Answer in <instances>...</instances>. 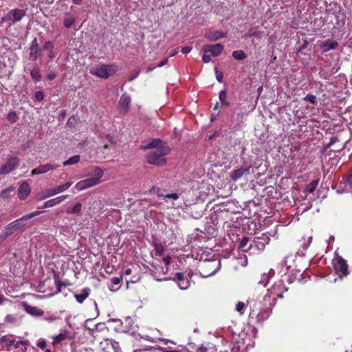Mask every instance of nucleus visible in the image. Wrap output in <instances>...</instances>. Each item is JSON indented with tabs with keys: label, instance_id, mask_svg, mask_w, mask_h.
<instances>
[{
	"label": "nucleus",
	"instance_id": "nucleus-24",
	"mask_svg": "<svg viewBox=\"0 0 352 352\" xmlns=\"http://www.w3.org/2000/svg\"><path fill=\"white\" fill-rule=\"evenodd\" d=\"M249 174V168H241L237 170H234L230 177L232 180L236 181L239 179L241 178L243 175Z\"/></svg>",
	"mask_w": 352,
	"mask_h": 352
},
{
	"label": "nucleus",
	"instance_id": "nucleus-49",
	"mask_svg": "<svg viewBox=\"0 0 352 352\" xmlns=\"http://www.w3.org/2000/svg\"><path fill=\"white\" fill-rule=\"evenodd\" d=\"M28 344V340H19V341H17L16 342H14V344L13 345H14L15 349H18V348H19V346L21 345L26 346Z\"/></svg>",
	"mask_w": 352,
	"mask_h": 352
},
{
	"label": "nucleus",
	"instance_id": "nucleus-20",
	"mask_svg": "<svg viewBox=\"0 0 352 352\" xmlns=\"http://www.w3.org/2000/svg\"><path fill=\"white\" fill-rule=\"evenodd\" d=\"M105 344L106 349L109 350L111 349L114 352H120V346L118 342L112 339H106L104 342H101V345Z\"/></svg>",
	"mask_w": 352,
	"mask_h": 352
},
{
	"label": "nucleus",
	"instance_id": "nucleus-2",
	"mask_svg": "<svg viewBox=\"0 0 352 352\" xmlns=\"http://www.w3.org/2000/svg\"><path fill=\"white\" fill-rule=\"evenodd\" d=\"M170 151V149L167 145H163L159 149L150 152L147 155V162L150 164L163 166L166 163L164 156L168 155Z\"/></svg>",
	"mask_w": 352,
	"mask_h": 352
},
{
	"label": "nucleus",
	"instance_id": "nucleus-21",
	"mask_svg": "<svg viewBox=\"0 0 352 352\" xmlns=\"http://www.w3.org/2000/svg\"><path fill=\"white\" fill-rule=\"evenodd\" d=\"M252 248L250 243V239L248 236H243L239 242V250L243 252H248Z\"/></svg>",
	"mask_w": 352,
	"mask_h": 352
},
{
	"label": "nucleus",
	"instance_id": "nucleus-39",
	"mask_svg": "<svg viewBox=\"0 0 352 352\" xmlns=\"http://www.w3.org/2000/svg\"><path fill=\"white\" fill-rule=\"evenodd\" d=\"M75 21V19L74 17H67L64 19L63 25L65 28H69L72 26Z\"/></svg>",
	"mask_w": 352,
	"mask_h": 352
},
{
	"label": "nucleus",
	"instance_id": "nucleus-3",
	"mask_svg": "<svg viewBox=\"0 0 352 352\" xmlns=\"http://www.w3.org/2000/svg\"><path fill=\"white\" fill-rule=\"evenodd\" d=\"M41 213L42 211H34L12 221L6 226L4 230L6 234L8 236L12 235L14 232L20 230L21 228L25 226L24 221L29 220L37 215H39Z\"/></svg>",
	"mask_w": 352,
	"mask_h": 352
},
{
	"label": "nucleus",
	"instance_id": "nucleus-13",
	"mask_svg": "<svg viewBox=\"0 0 352 352\" xmlns=\"http://www.w3.org/2000/svg\"><path fill=\"white\" fill-rule=\"evenodd\" d=\"M59 165L46 164L40 165L38 168L33 169L31 172L32 175H41L47 173L50 170H55Z\"/></svg>",
	"mask_w": 352,
	"mask_h": 352
},
{
	"label": "nucleus",
	"instance_id": "nucleus-33",
	"mask_svg": "<svg viewBox=\"0 0 352 352\" xmlns=\"http://www.w3.org/2000/svg\"><path fill=\"white\" fill-rule=\"evenodd\" d=\"M232 56L234 59L238 60H244L247 56L243 50H236L232 52Z\"/></svg>",
	"mask_w": 352,
	"mask_h": 352
},
{
	"label": "nucleus",
	"instance_id": "nucleus-43",
	"mask_svg": "<svg viewBox=\"0 0 352 352\" xmlns=\"http://www.w3.org/2000/svg\"><path fill=\"white\" fill-rule=\"evenodd\" d=\"M155 250L157 255L162 256L164 254V248L162 245L156 244L155 246Z\"/></svg>",
	"mask_w": 352,
	"mask_h": 352
},
{
	"label": "nucleus",
	"instance_id": "nucleus-12",
	"mask_svg": "<svg viewBox=\"0 0 352 352\" xmlns=\"http://www.w3.org/2000/svg\"><path fill=\"white\" fill-rule=\"evenodd\" d=\"M113 321L118 322L123 326L122 331L124 332H132L135 331V326L134 325L133 320L131 317H126L124 321L120 319H113Z\"/></svg>",
	"mask_w": 352,
	"mask_h": 352
},
{
	"label": "nucleus",
	"instance_id": "nucleus-64",
	"mask_svg": "<svg viewBox=\"0 0 352 352\" xmlns=\"http://www.w3.org/2000/svg\"><path fill=\"white\" fill-rule=\"evenodd\" d=\"M48 57L50 58H53L55 57L56 54L54 52L53 50L52 51H49V53H48Z\"/></svg>",
	"mask_w": 352,
	"mask_h": 352
},
{
	"label": "nucleus",
	"instance_id": "nucleus-27",
	"mask_svg": "<svg viewBox=\"0 0 352 352\" xmlns=\"http://www.w3.org/2000/svg\"><path fill=\"white\" fill-rule=\"evenodd\" d=\"M30 76L35 82H38L41 80V76L40 69L37 65L33 67L30 71Z\"/></svg>",
	"mask_w": 352,
	"mask_h": 352
},
{
	"label": "nucleus",
	"instance_id": "nucleus-5",
	"mask_svg": "<svg viewBox=\"0 0 352 352\" xmlns=\"http://www.w3.org/2000/svg\"><path fill=\"white\" fill-rule=\"evenodd\" d=\"M25 15L26 11L25 10L18 8L12 9L1 18V22L8 23L10 25H14L21 21Z\"/></svg>",
	"mask_w": 352,
	"mask_h": 352
},
{
	"label": "nucleus",
	"instance_id": "nucleus-45",
	"mask_svg": "<svg viewBox=\"0 0 352 352\" xmlns=\"http://www.w3.org/2000/svg\"><path fill=\"white\" fill-rule=\"evenodd\" d=\"M54 46L53 43L48 41L45 42L42 49L45 50L52 51L54 49Z\"/></svg>",
	"mask_w": 352,
	"mask_h": 352
},
{
	"label": "nucleus",
	"instance_id": "nucleus-35",
	"mask_svg": "<svg viewBox=\"0 0 352 352\" xmlns=\"http://www.w3.org/2000/svg\"><path fill=\"white\" fill-rule=\"evenodd\" d=\"M72 184H73L72 182H68L64 184L59 185L58 186H57L55 188L56 189L58 192L60 193V192H64L66 190H67L72 185Z\"/></svg>",
	"mask_w": 352,
	"mask_h": 352
},
{
	"label": "nucleus",
	"instance_id": "nucleus-56",
	"mask_svg": "<svg viewBox=\"0 0 352 352\" xmlns=\"http://www.w3.org/2000/svg\"><path fill=\"white\" fill-rule=\"evenodd\" d=\"M165 197L168 198V199H173L174 200H176L178 199L179 196L176 193H170V194L166 195Z\"/></svg>",
	"mask_w": 352,
	"mask_h": 352
},
{
	"label": "nucleus",
	"instance_id": "nucleus-4",
	"mask_svg": "<svg viewBox=\"0 0 352 352\" xmlns=\"http://www.w3.org/2000/svg\"><path fill=\"white\" fill-rule=\"evenodd\" d=\"M118 69L116 64L98 65L90 70V74L99 78L107 79L109 76L114 75Z\"/></svg>",
	"mask_w": 352,
	"mask_h": 352
},
{
	"label": "nucleus",
	"instance_id": "nucleus-63",
	"mask_svg": "<svg viewBox=\"0 0 352 352\" xmlns=\"http://www.w3.org/2000/svg\"><path fill=\"white\" fill-rule=\"evenodd\" d=\"M56 74L52 73V74H49L47 76V79L49 80H54L55 78H56Z\"/></svg>",
	"mask_w": 352,
	"mask_h": 352
},
{
	"label": "nucleus",
	"instance_id": "nucleus-40",
	"mask_svg": "<svg viewBox=\"0 0 352 352\" xmlns=\"http://www.w3.org/2000/svg\"><path fill=\"white\" fill-rule=\"evenodd\" d=\"M303 100L309 101L313 104H317L316 96L313 94H307L305 97H304Z\"/></svg>",
	"mask_w": 352,
	"mask_h": 352
},
{
	"label": "nucleus",
	"instance_id": "nucleus-55",
	"mask_svg": "<svg viewBox=\"0 0 352 352\" xmlns=\"http://www.w3.org/2000/svg\"><path fill=\"white\" fill-rule=\"evenodd\" d=\"M47 193V195L50 197H52V196H54L56 194H58V191L56 190V188H53V189H50V190H46Z\"/></svg>",
	"mask_w": 352,
	"mask_h": 352
},
{
	"label": "nucleus",
	"instance_id": "nucleus-8",
	"mask_svg": "<svg viewBox=\"0 0 352 352\" xmlns=\"http://www.w3.org/2000/svg\"><path fill=\"white\" fill-rule=\"evenodd\" d=\"M333 267L336 273L338 274L340 277L346 276L349 274L348 264L346 261L342 256H338L333 265Z\"/></svg>",
	"mask_w": 352,
	"mask_h": 352
},
{
	"label": "nucleus",
	"instance_id": "nucleus-25",
	"mask_svg": "<svg viewBox=\"0 0 352 352\" xmlns=\"http://www.w3.org/2000/svg\"><path fill=\"white\" fill-rule=\"evenodd\" d=\"M24 308L28 313L34 316H42L43 314V310L37 308L36 307L28 305L26 303H24Z\"/></svg>",
	"mask_w": 352,
	"mask_h": 352
},
{
	"label": "nucleus",
	"instance_id": "nucleus-41",
	"mask_svg": "<svg viewBox=\"0 0 352 352\" xmlns=\"http://www.w3.org/2000/svg\"><path fill=\"white\" fill-rule=\"evenodd\" d=\"M94 173L95 175V177H94V178H98V180H101V178L103 176L104 172L100 168L96 167L94 170Z\"/></svg>",
	"mask_w": 352,
	"mask_h": 352
},
{
	"label": "nucleus",
	"instance_id": "nucleus-47",
	"mask_svg": "<svg viewBox=\"0 0 352 352\" xmlns=\"http://www.w3.org/2000/svg\"><path fill=\"white\" fill-rule=\"evenodd\" d=\"M36 345L38 348H40L41 349H45V347L47 346V342H46L45 340H44L43 338H40L39 340H38V341L36 342Z\"/></svg>",
	"mask_w": 352,
	"mask_h": 352
},
{
	"label": "nucleus",
	"instance_id": "nucleus-60",
	"mask_svg": "<svg viewBox=\"0 0 352 352\" xmlns=\"http://www.w3.org/2000/svg\"><path fill=\"white\" fill-rule=\"evenodd\" d=\"M167 63H168V58H164V59L160 62V63H159V64L157 65V67H162V66L165 65Z\"/></svg>",
	"mask_w": 352,
	"mask_h": 352
},
{
	"label": "nucleus",
	"instance_id": "nucleus-26",
	"mask_svg": "<svg viewBox=\"0 0 352 352\" xmlns=\"http://www.w3.org/2000/svg\"><path fill=\"white\" fill-rule=\"evenodd\" d=\"M166 145L162 142L160 139H153L151 141V142L144 147V149L148 148H157L159 149L160 146Z\"/></svg>",
	"mask_w": 352,
	"mask_h": 352
},
{
	"label": "nucleus",
	"instance_id": "nucleus-6",
	"mask_svg": "<svg viewBox=\"0 0 352 352\" xmlns=\"http://www.w3.org/2000/svg\"><path fill=\"white\" fill-rule=\"evenodd\" d=\"M267 291L273 300H277L278 298L283 297V294L287 291V288L283 280H278Z\"/></svg>",
	"mask_w": 352,
	"mask_h": 352
},
{
	"label": "nucleus",
	"instance_id": "nucleus-10",
	"mask_svg": "<svg viewBox=\"0 0 352 352\" xmlns=\"http://www.w3.org/2000/svg\"><path fill=\"white\" fill-rule=\"evenodd\" d=\"M101 182L98 178L91 177L78 182L76 184V188L78 190H82L84 189L94 186Z\"/></svg>",
	"mask_w": 352,
	"mask_h": 352
},
{
	"label": "nucleus",
	"instance_id": "nucleus-53",
	"mask_svg": "<svg viewBox=\"0 0 352 352\" xmlns=\"http://www.w3.org/2000/svg\"><path fill=\"white\" fill-rule=\"evenodd\" d=\"M210 217L214 224L217 226L218 223V214H217V211H214L213 213L211 214Z\"/></svg>",
	"mask_w": 352,
	"mask_h": 352
},
{
	"label": "nucleus",
	"instance_id": "nucleus-29",
	"mask_svg": "<svg viewBox=\"0 0 352 352\" xmlns=\"http://www.w3.org/2000/svg\"><path fill=\"white\" fill-rule=\"evenodd\" d=\"M263 301L265 302L264 307H273L276 300H273L272 297L267 290V294L263 296Z\"/></svg>",
	"mask_w": 352,
	"mask_h": 352
},
{
	"label": "nucleus",
	"instance_id": "nucleus-46",
	"mask_svg": "<svg viewBox=\"0 0 352 352\" xmlns=\"http://www.w3.org/2000/svg\"><path fill=\"white\" fill-rule=\"evenodd\" d=\"M245 308V303L243 302H238L236 305V310L240 313L241 315L243 314V309Z\"/></svg>",
	"mask_w": 352,
	"mask_h": 352
},
{
	"label": "nucleus",
	"instance_id": "nucleus-7",
	"mask_svg": "<svg viewBox=\"0 0 352 352\" xmlns=\"http://www.w3.org/2000/svg\"><path fill=\"white\" fill-rule=\"evenodd\" d=\"M220 269V261L217 263L211 261L204 262L201 266V275L204 277L210 276L215 274Z\"/></svg>",
	"mask_w": 352,
	"mask_h": 352
},
{
	"label": "nucleus",
	"instance_id": "nucleus-31",
	"mask_svg": "<svg viewBox=\"0 0 352 352\" xmlns=\"http://www.w3.org/2000/svg\"><path fill=\"white\" fill-rule=\"evenodd\" d=\"M318 185V180H313L306 186L305 191L309 193H313Z\"/></svg>",
	"mask_w": 352,
	"mask_h": 352
},
{
	"label": "nucleus",
	"instance_id": "nucleus-19",
	"mask_svg": "<svg viewBox=\"0 0 352 352\" xmlns=\"http://www.w3.org/2000/svg\"><path fill=\"white\" fill-rule=\"evenodd\" d=\"M203 52L209 53L212 56H218L220 54V44L204 45Z\"/></svg>",
	"mask_w": 352,
	"mask_h": 352
},
{
	"label": "nucleus",
	"instance_id": "nucleus-58",
	"mask_svg": "<svg viewBox=\"0 0 352 352\" xmlns=\"http://www.w3.org/2000/svg\"><path fill=\"white\" fill-rule=\"evenodd\" d=\"M175 278L176 280L179 282H180L181 280H182V279H184V276L182 273L181 272H177L176 274H175Z\"/></svg>",
	"mask_w": 352,
	"mask_h": 352
},
{
	"label": "nucleus",
	"instance_id": "nucleus-61",
	"mask_svg": "<svg viewBox=\"0 0 352 352\" xmlns=\"http://www.w3.org/2000/svg\"><path fill=\"white\" fill-rule=\"evenodd\" d=\"M216 78L220 82V73L218 71V67H215Z\"/></svg>",
	"mask_w": 352,
	"mask_h": 352
},
{
	"label": "nucleus",
	"instance_id": "nucleus-18",
	"mask_svg": "<svg viewBox=\"0 0 352 352\" xmlns=\"http://www.w3.org/2000/svg\"><path fill=\"white\" fill-rule=\"evenodd\" d=\"M339 45V43L333 39H328L327 41H323L320 45V48L322 49V52H327L329 50L336 49Z\"/></svg>",
	"mask_w": 352,
	"mask_h": 352
},
{
	"label": "nucleus",
	"instance_id": "nucleus-14",
	"mask_svg": "<svg viewBox=\"0 0 352 352\" xmlns=\"http://www.w3.org/2000/svg\"><path fill=\"white\" fill-rule=\"evenodd\" d=\"M270 241V236L265 234H262L261 236L255 237L254 240V245L258 250H263Z\"/></svg>",
	"mask_w": 352,
	"mask_h": 352
},
{
	"label": "nucleus",
	"instance_id": "nucleus-44",
	"mask_svg": "<svg viewBox=\"0 0 352 352\" xmlns=\"http://www.w3.org/2000/svg\"><path fill=\"white\" fill-rule=\"evenodd\" d=\"M179 287L182 289H186L189 287L190 283L187 279H182L180 282L178 283Z\"/></svg>",
	"mask_w": 352,
	"mask_h": 352
},
{
	"label": "nucleus",
	"instance_id": "nucleus-11",
	"mask_svg": "<svg viewBox=\"0 0 352 352\" xmlns=\"http://www.w3.org/2000/svg\"><path fill=\"white\" fill-rule=\"evenodd\" d=\"M131 102V97L126 94V93H124L118 102V108L120 111L122 113H126L129 111V106Z\"/></svg>",
	"mask_w": 352,
	"mask_h": 352
},
{
	"label": "nucleus",
	"instance_id": "nucleus-54",
	"mask_svg": "<svg viewBox=\"0 0 352 352\" xmlns=\"http://www.w3.org/2000/svg\"><path fill=\"white\" fill-rule=\"evenodd\" d=\"M202 60L206 63H209L211 60V55L207 54V53H204L202 56Z\"/></svg>",
	"mask_w": 352,
	"mask_h": 352
},
{
	"label": "nucleus",
	"instance_id": "nucleus-37",
	"mask_svg": "<svg viewBox=\"0 0 352 352\" xmlns=\"http://www.w3.org/2000/svg\"><path fill=\"white\" fill-rule=\"evenodd\" d=\"M206 36L210 41H216L220 38V32L218 31L209 32Z\"/></svg>",
	"mask_w": 352,
	"mask_h": 352
},
{
	"label": "nucleus",
	"instance_id": "nucleus-48",
	"mask_svg": "<svg viewBox=\"0 0 352 352\" xmlns=\"http://www.w3.org/2000/svg\"><path fill=\"white\" fill-rule=\"evenodd\" d=\"M49 197V196L47 195V193L46 191L45 192H41V193H38L36 195V199L37 200H43V199H45L46 198Z\"/></svg>",
	"mask_w": 352,
	"mask_h": 352
},
{
	"label": "nucleus",
	"instance_id": "nucleus-1",
	"mask_svg": "<svg viewBox=\"0 0 352 352\" xmlns=\"http://www.w3.org/2000/svg\"><path fill=\"white\" fill-rule=\"evenodd\" d=\"M248 305L250 306L249 320H256L257 323H262L269 318L272 314V307H262L258 313L255 311V307L257 305V302L254 300L248 301Z\"/></svg>",
	"mask_w": 352,
	"mask_h": 352
},
{
	"label": "nucleus",
	"instance_id": "nucleus-50",
	"mask_svg": "<svg viewBox=\"0 0 352 352\" xmlns=\"http://www.w3.org/2000/svg\"><path fill=\"white\" fill-rule=\"evenodd\" d=\"M35 98L38 101H41L43 100L44 94L42 91H37L35 93Z\"/></svg>",
	"mask_w": 352,
	"mask_h": 352
},
{
	"label": "nucleus",
	"instance_id": "nucleus-17",
	"mask_svg": "<svg viewBox=\"0 0 352 352\" xmlns=\"http://www.w3.org/2000/svg\"><path fill=\"white\" fill-rule=\"evenodd\" d=\"M30 190V185L26 182H23L18 190L19 198L21 200H25L28 197Z\"/></svg>",
	"mask_w": 352,
	"mask_h": 352
},
{
	"label": "nucleus",
	"instance_id": "nucleus-42",
	"mask_svg": "<svg viewBox=\"0 0 352 352\" xmlns=\"http://www.w3.org/2000/svg\"><path fill=\"white\" fill-rule=\"evenodd\" d=\"M7 118L10 122L14 123L16 122L18 118L16 113L12 111L8 114Z\"/></svg>",
	"mask_w": 352,
	"mask_h": 352
},
{
	"label": "nucleus",
	"instance_id": "nucleus-30",
	"mask_svg": "<svg viewBox=\"0 0 352 352\" xmlns=\"http://www.w3.org/2000/svg\"><path fill=\"white\" fill-rule=\"evenodd\" d=\"M122 280V277H113L111 279V284L109 286V289L111 291H116L118 289L116 287L120 283V282Z\"/></svg>",
	"mask_w": 352,
	"mask_h": 352
},
{
	"label": "nucleus",
	"instance_id": "nucleus-9",
	"mask_svg": "<svg viewBox=\"0 0 352 352\" xmlns=\"http://www.w3.org/2000/svg\"><path fill=\"white\" fill-rule=\"evenodd\" d=\"M19 160L16 157H10L6 164L1 166L0 168V174L1 175H6L10 173L12 170H14L17 165L19 164Z\"/></svg>",
	"mask_w": 352,
	"mask_h": 352
},
{
	"label": "nucleus",
	"instance_id": "nucleus-62",
	"mask_svg": "<svg viewBox=\"0 0 352 352\" xmlns=\"http://www.w3.org/2000/svg\"><path fill=\"white\" fill-rule=\"evenodd\" d=\"M6 300H7V298H5L4 295L0 294V305H2Z\"/></svg>",
	"mask_w": 352,
	"mask_h": 352
},
{
	"label": "nucleus",
	"instance_id": "nucleus-22",
	"mask_svg": "<svg viewBox=\"0 0 352 352\" xmlns=\"http://www.w3.org/2000/svg\"><path fill=\"white\" fill-rule=\"evenodd\" d=\"M68 195H61L56 198L50 199L44 203L43 208H51L60 204Z\"/></svg>",
	"mask_w": 352,
	"mask_h": 352
},
{
	"label": "nucleus",
	"instance_id": "nucleus-59",
	"mask_svg": "<svg viewBox=\"0 0 352 352\" xmlns=\"http://www.w3.org/2000/svg\"><path fill=\"white\" fill-rule=\"evenodd\" d=\"M8 236V235L6 234V232L3 231V232L0 234V244H1Z\"/></svg>",
	"mask_w": 352,
	"mask_h": 352
},
{
	"label": "nucleus",
	"instance_id": "nucleus-15",
	"mask_svg": "<svg viewBox=\"0 0 352 352\" xmlns=\"http://www.w3.org/2000/svg\"><path fill=\"white\" fill-rule=\"evenodd\" d=\"M40 49L38 48V43L37 39L35 38L31 43L30 47V58L33 60H37L41 54H39Z\"/></svg>",
	"mask_w": 352,
	"mask_h": 352
},
{
	"label": "nucleus",
	"instance_id": "nucleus-38",
	"mask_svg": "<svg viewBox=\"0 0 352 352\" xmlns=\"http://www.w3.org/2000/svg\"><path fill=\"white\" fill-rule=\"evenodd\" d=\"M344 179L346 180V185H348L350 188H352V170H349L347 172Z\"/></svg>",
	"mask_w": 352,
	"mask_h": 352
},
{
	"label": "nucleus",
	"instance_id": "nucleus-34",
	"mask_svg": "<svg viewBox=\"0 0 352 352\" xmlns=\"http://www.w3.org/2000/svg\"><path fill=\"white\" fill-rule=\"evenodd\" d=\"M82 204L80 203L76 204L73 208L67 210L68 214H76L81 211Z\"/></svg>",
	"mask_w": 352,
	"mask_h": 352
},
{
	"label": "nucleus",
	"instance_id": "nucleus-51",
	"mask_svg": "<svg viewBox=\"0 0 352 352\" xmlns=\"http://www.w3.org/2000/svg\"><path fill=\"white\" fill-rule=\"evenodd\" d=\"M221 106H223V105L229 106L230 103H228L226 101V91H221Z\"/></svg>",
	"mask_w": 352,
	"mask_h": 352
},
{
	"label": "nucleus",
	"instance_id": "nucleus-52",
	"mask_svg": "<svg viewBox=\"0 0 352 352\" xmlns=\"http://www.w3.org/2000/svg\"><path fill=\"white\" fill-rule=\"evenodd\" d=\"M339 139L336 136L331 137L330 139L329 143L327 145V148H330L331 146H333L336 142H338Z\"/></svg>",
	"mask_w": 352,
	"mask_h": 352
},
{
	"label": "nucleus",
	"instance_id": "nucleus-57",
	"mask_svg": "<svg viewBox=\"0 0 352 352\" xmlns=\"http://www.w3.org/2000/svg\"><path fill=\"white\" fill-rule=\"evenodd\" d=\"M192 50V47H189V46H185V47H183L182 49V52L184 54H187L188 53H190Z\"/></svg>",
	"mask_w": 352,
	"mask_h": 352
},
{
	"label": "nucleus",
	"instance_id": "nucleus-32",
	"mask_svg": "<svg viewBox=\"0 0 352 352\" xmlns=\"http://www.w3.org/2000/svg\"><path fill=\"white\" fill-rule=\"evenodd\" d=\"M80 159V155H76L69 157L67 160L63 162V166H69V165L76 164L79 162Z\"/></svg>",
	"mask_w": 352,
	"mask_h": 352
},
{
	"label": "nucleus",
	"instance_id": "nucleus-36",
	"mask_svg": "<svg viewBox=\"0 0 352 352\" xmlns=\"http://www.w3.org/2000/svg\"><path fill=\"white\" fill-rule=\"evenodd\" d=\"M14 190V187H10V188H8L5 190H3L1 194H0V197H2L3 199H9L10 195V192H13Z\"/></svg>",
	"mask_w": 352,
	"mask_h": 352
},
{
	"label": "nucleus",
	"instance_id": "nucleus-16",
	"mask_svg": "<svg viewBox=\"0 0 352 352\" xmlns=\"http://www.w3.org/2000/svg\"><path fill=\"white\" fill-rule=\"evenodd\" d=\"M70 338V332L68 330L63 329L61 330L58 335L53 337V341L52 344L53 346H56L60 343L62 341Z\"/></svg>",
	"mask_w": 352,
	"mask_h": 352
},
{
	"label": "nucleus",
	"instance_id": "nucleus-23",
	"mask_svg": "<svg viewBox=\"0 0 352 352\" xmlns=\"http://www.w3.org/2000/svg\"><path fill=\"white\" fill-rule=\"evenodd\" d=\"M90 293L91 289L88 287H86L81 290L80 294H75L74 298L78 303L82 304L89 296Z\"/></svg>",
	"mask_w": 352,
	"mask_h": 352
},
{
	"label": "nucleus",
	"instance_id": "nucleus-28",
	"mask_svg": "<svg viewBox=\"0 0 352 352\" xmlns=\"http://www.w3.org/2000/svg\"><path fill=\"white\" fill-rule=\"evenodd\" d=\"M1 343H4L5 346L7 347V350H9V348L14 344V340L12 338V336H3L0 339Z\"/></svg>",
	"mask_w": 352,
	"mask_h": 352
}]
</instances>
